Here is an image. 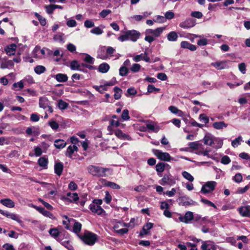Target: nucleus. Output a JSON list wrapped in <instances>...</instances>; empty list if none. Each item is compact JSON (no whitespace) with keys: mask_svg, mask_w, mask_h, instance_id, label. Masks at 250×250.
<instances>
[{"mask_svg":"<svg viewBox=\"0 0 250 250\" xmlns=\"http://www.w3.org/2000/svg\"><path fill=\"white\" fill-rule=\"evenodd\" d=\"M211 65L217 69H223L228 67L226 61L212 62Z\"/></svg>","mask_w":250,"mask_h":250,"instance_id":"23","label":"nucleus"},{"mask_svg":"<svg viewBox=\"0 0 250 250\" xmlns=\"http://www.w3.org/2000/svg\"><path fill=\"white\" fill-rule=\"evenodd\" d=\"M51 55L53 52L46 48L41 49L40 46H36L32 51V56L35 58L42 59L45 57V53Z\"/></svg>","mask_w":250,"mask_h":250,"instance_id":"6","label":"nucleus"},{"mask_svg":"<svg viewBox=\"0 0 250 250\" xmlns=\"http://www.w3.org/2000/svg\"><path fill=\"white\" fill-rule=\"evenodd\" d=\"M87 169L91 175L96 177H106L107 176V173H110L112 172L110 168L95 165L89 166Z\"/></svg>","mask_w":250,"mask_h":250,"instance_id":"1","label":"nucleus"},{"mask_svg":"<svg viewBox=\"0 0 250 250\" xmlns=\"http://www.w3.org/2000/svg\"><path fill=\"white\" fill-rule=\"evenodd\" d=\"M195 25V20L192 18L187 19L179 24L180 27L186 29L193 27Z\"/></svg>","mask_w":250,"mask_h":250,"instance_id":"12","label":"nucleus"},{"mask_svg":"<svg viewBox=\"0 0 250 250\" xmlns=\"http://www.w3.org/2000/svg\"><path fill=\"white\" fill-rule=\"evenodd\" d=\"M38 162L40 167H46L48 165V159L43 156L39 158Z\"/></svg>","mask_w":250,"mask_h":250,"instance_id":"40","label":"nucleus"},{"mask_svg":"<svg viewBox=\"0 0 250 250\" xmlns=\"http://www.w3.org/2000/svg\"><path fill=\"white\" fill-rule=\"evenodd\" d=\"M105 50V46L101 47L98 51L97 58L103 60L106 59L107 58V55L104 53Z\"/></svg>","mask_w":250,"mask_h":250,"instance_id":"33","label":"nucleus"},{"mask_svg":"<svg viewBox=\"0 0 250 250\" xmlns=\"http://www.w3.org/2000/svg\"><path fill=\"white\" fill-rule=\"evenodd\" d=\"M231 160L229 157L227 155L223 156L221 160V162L222 164L224 165H228L230 163Z\"/></svg>","mask_w":250,"mask_h":250,"instance_id":"64","label":"nucleus"},{"mask_svg":"<svg viewBox=\"0 0 250 250\" xmlns=\"http://www.w3.org/2000/svg\"><path fill=\"white\" fill-rule=\"evenodd\" d=\"M63 169V165L62 163H56L54 166L55 173L58 176H60Z\"/></svg>","mask_w":250,"mask_h":250,"instance_id":"26","label":"nucleus"},{"mask_svg":"<svg viewBox=\"0 0 250 250\" xmlns=\"http://www.w3.org/2000/svg\"><path fill=\"white\" fill-rule=\"evenodd\" d=\"M0 202L4 206L9 208H13L15 206L14 202L10 199H1Z\"/></svg>","mask_w":250,"mask_h":250,"instance_id":"29","label":"nucleus"},{"mask_svg":"<svg viewBox=\"0 0 250 250\" xmlns=\"http://www.w3.org/2000/svg\"><path fill=\"white\" fill-rule=\"evenodd\" d=\"M50 235L54 238L57 239L60 235V231L57 228L51 229L49 230Z\"/></svg>","mask_w":250,"mask_h":250,"instance_id":"41","label":"nucleus"},{"mask_svg":"<svg viewBox=\"0 0 250 250\" xmlns=\"http://www.w3.org/2000/svg\"><path fill=\"white\" fill-rule=\"evenodd\" d=\"M32 207L35 208L37 210H38L40 213H42L44 216L49 217L52 219L55 218L54 215L51 212L46 210L44 208L37 207L35 205H32Z\"/></svg>","mask_w":250,"mask_h":250,"instance_id":"17","label":"nucleus"},{"mask_svg":"<svg viewBox=\"0 0 250 250\" xmlns=\"http://www.w3.org/2000/svg\"><path fill=\"white\" fill-rule=\"evenodd\" d=\"M182 175L189 182H193L194 181V177L187 171H184L182 172Z\"/></svg>","mask_w":250,"mask_h":250,"instance_id":"45","label":"nucleus"},{"mask_svg":"<svg viewBox=\"0 0 250 250\" xmlns=\"http://www.w3.org/2000/svg\"><path fill=\"white\" fill-rule=\"evenodd\" d=\"M12 60H8L6 58L0 56V68L1 69L9 68L14 66Z\"/></svg>","mask_w":250,"mask_h":250,"instance_id":"9","label":"nucleus"},{"mask_svg":"<svg viewBox=\"0 0 250 250\" xmlns=\"http://www.w3.org/2000/svg\"><path fill=\"white\" fill-rule=\"evenodd\" d=\"M179 205L183 206H194L196 205V202L189 199L187 196H183L179 198Z\"/></svg>","mask_w":250,"mask_h":250,"instance_id":"13","label":"nucleus"},{"mask_svg":"<svg viewBox=\"0 0 250 250\" xmlns=\"http://www.w3.org/2000/svg\"><path fill=\"white\" fill-rule=\"evenodd\" d=\"M250 188V186L247 185L244 188H238L236 193L237 194H242L246 192Z\"/></svg>","mask_w":250,"mask_h":250,"instance_id":"60","label":"nucleus"},{"mask_svg":"<svg viewBox=\"0 0 250 250\" xmlns=\"http://www.w3.org/2000/svg\"><path fill=\"white\" fill-rule=\"evenodd\" d=\"M58 105L60 109L64 110L67 108L68 104L62 100H59L58 101Z\"/></svg>","mask_w":250,"mask_h":250,"instance_id":"44","label":"nucleus"},{"mask_svg":"<svg viewBox=\"0 0 250 250\" xmlns=\"http://www.w3.org/2000/svg\"><path fill=\"white\" fill-rule=\"evenodd\" d=\"M78 148L76 145L69 146L66 151L65 155L69 158H72L75 152H77Z\"/></svg>","mask_w":250,"mask_h":250,"instance_id":"21","label":"nucleus"},{"mask_svg":"<svg viewBox=\"0 0 250 250\" xmlns=\"http://www.w3.org/2000/svg\"><path fill=\"white\" fill-rule=\"evenodd\" d=\"M120 125V123L119 120L115 121L114 120H112L110 121V125L108 126V130L110 131L109 133V134H112V126L118 127Z\"/></svg>","mask_w":250,"mask_h":250,"instance_id":"35","label":"nucleus"},{"mask_svg":"<svg viewBox=\"0 0 250 250\" xmlns=\"http://www.w3.org/2000/svg\"><path fill=\"white\" fill-rule=\"evenodd\" d=\"M180 45L181 47L183 48H187L192 51L196 50V47L195 45L192 44L186 41L182 42H181Z\"/></svg>","mask_w":250,"mask_h":250,"instance_id":"24","label":"nucleus"},{"mask_svg":"<svg viewBox=\"0 0 250 250\" xmlns=\"http://www.w3.org/2000/svg\"><path fill=\"white\" fill-rule=\"evenodd\" d=\"M115 135L120 139L127 140H131V138L129 135L124 133L121 130L119 129L115 131Z\"/></svg>","mask_w":250,"mask_h":250,"instance_id":"25","label":"nucleus"},{"mask_svg":"<svg viewBox=\"0 0 250 250\" xmlns=\"http://www.w3.org/2000/svg\"><path fill=\"white\" fill-rule=\"evenodd\" d=\"M216 185L215 181L207 182L202 186L201 192L204 194L209 193L214 190Z\"/></svg>","mask_w":250,"mask_h":250,"instance_id":"7","label":"nucleus"},{"mask_svg":"<svg viewBox=\"0 0 250 250\" xmlns=\"http://www.w3.org/2000/svg\"><path fill=\"white\" fill-rule=\"evenodd\" d=\"M63 34L62 33H59L54 36V40L56 42H63Z\"/></svg>","mask_w":250,"mask_h":250,"instance_id":"46","label":"nucleus"},{"mask_svg":"<svg viewBox=\"0 0 250 250\" xmlns=\"http://www.w3.org/2000/svg\"><path fill=\"white\" fill-rule=\"evenodd\" d=\"M66 145V142L63 140H56L54 142V146L57 148H63Z\"/></svg>","mask_w":250,"mask_h":250,"instance_id":"37","label":"nucleus"},{"mask_svg":"<svg viewBox=\"0 0 250 250\" xmlns=\"http://www.w3.org/2000/svg\"><path fill=\"white\" fill-rule=\"evenodd\" d=\"M239 70L243 74H245L246 73V65L244 62H241L238 64Z\"/></svg>","mask_w":250,"mask_h":250,"instance_id":"58","label":"nucleus"},{"mask_svg":"<svg viewBox=\"0 0 250 250\" xmlns=\"http://www.w3.org/2000/svg\"><path fill=\"white\" fill-rule=\"evenodd\" d=\"M45 71L46 68L43 65H38L34 68V71L38 75L42 74Z\"/></svg>","mask_w":250,"mask_h":250,"instance_id":"43","label":"nucleus"},{"mask_svg":"<svg viewBox=\"0 0 250 250\" xmlns=\"http://www.w3.org/2000/svg\"><path fill=\"white\" fill-rule=\"evenodd\" d=\"M242 141V138L241 136H238L235 139L233 140L231 142V145L234 147H237L239 145L240 142Z\"/></svg>","mask_w":250,"mask_h":250,"instance_id":"53","label":"nucleus"},{"mask_svg":"<svg viewBox=\"0 0 250 250\" xmlns=\"http://www.w3.org/2000/svg\"><path fill=\"white\" fill-rule=\"evenodd\" d=\"M243 177L241 173L236 174L232 178V180L236 183H240L242 181Z\"/></svg>","mask_w":250,"mask_h":250,"instance_id":"56","label":"nucleus"},{"mask_svg":"<svg viewBox=\"0 0 250 250\" xmlns=\"http://www.w3.org/2000/svg\"><path fill=\"white\" fill-rule=\"evenodd\" d=\"M82 225L79 222H75L73 225V231L76 233H78L81 230Z\"/></svg>","mask_w":250,"mask_h":250,"instance_id":"54","label":"nucleus"},{"mask_svg":"<svg viewBox=\"0 0 250 250\" xmlns=\"http://www.w3.org/2000/svg\"><path fill=\"white\" fill-rule=\"evenodd\" d=\"M141 65L138 63H134L130 68V70L133 72H138L141 68Z\"/></svg>","mask_w":250,"mask_h":250,"instance_id":"63","label":"nucleus"},{"mask_svg":"<svg viewBox=\"0 0 250 250\" xmlns=\"http://www.w3.org/2000/svg\"><path fill=\"white\" fill-rule=\"evenodd\" d=\"M103 201L101 199H94L92 203L89 206V209L94 214L100 215H102L105 211L101 207Z\"/></svg>","mask_w":250,"mask_h":250,"instance_id":"5","label":"nucleus"},{"mask_svg":"<svg viewBox=\"0 0 250 250\" xmlns=\"http://www.w3.org/2000/svg\"><path fill=\"white\" fill-rule=\"evenodd\" d=\"M165 29V27H158L155 29H146L145 31V41L151 43L155 40V38L160 37Z\"/></svg>","mask_w":250,"mask_h":250,"instance_id":"3","label":"nucleus"},{"mask_svg":"<svg viewBox=\"0 0 250 250\" xmlns=\"http://www.w3.org/2000/svg\"><path fill=\"white\" fill-rule=\"evenodd\" d=\"M8 218L17 221L20 224L22 223V221L20 219L19 216L16 214L10 213Z\"/></svg>","mask_w":250,"mask_h":250,"instance_id":"48","label":"nucleus"},{"mask_svg":"<svg viewBox=\"0 0 250 250\" xmlns=\"http://www.w3.org/2000/svg\"><path fill=\"white\" fill-rule=\"evenodd\" d=\"M154 154L162 161L169 162L171 160H173L168 153L163 152L158 149L155 150Z\"/></svg>","mask_w":250,"mask_h":250,"instance_id":"8","label":"nucleus"},{"mask_svg":"<svg viewBox=\"0 0 250 250\" xmlns=\"http://www.w3.org/2000/svg\"><path fill=\"white\" fill-rule=\"evenodd\" d=\"M213 127L216 129H222L228 126V124H226L224 121L216 122L213 124Z\"/></svg>","mask_w":250,"mask_h":250,"instance_id":"31","label":"nucleus"},{"mask_svg":"<svg viewBox=\"0 0 250 250\" xmlns=\"http://www.w3.org/2000/svg\"><path fill=\"white\" fill-rule=\"evenodd\" d=\"M165 165L163 163H159L156 166V170L158 172H162L164 171Z\"/></svg>","mask_w":250,"mask_h":250,"instance_id":"52","label":"nucleus"},{"mask_svg":"<svg viewBox=\"0 0 250 250\" xmlns=\"http://www.w3.org/2000/svg\"><path fill=\"white\" fill-rule=\"evenodd\" d=\"M94 25V22L92 20H87L84 22V25L87 28L93 27Z\"/></svg>","mask_w":250,"mask_h":250,"instance_id":"59","label":"nucleus"},{"mask_svg":"<svg viewBox=\"0 0 250 250\" xmlns=\"http://www.w3.org/2000/svg\"><path fill=\"white\" fill-rule=\"evenodd\" d=\"M200 144L197 142H193L189 143L188 146L190 148L193 149H198L199 148Z\"/></svg>","mask_w":250,"mask_h":250,"instance_id":"62","label":"nucleus"},{"mask_svg":"<svg viewBox=\"0 0 250 250\" xmlns=\"http://www.w3.org/2000/svg\"><path fill=\"white\" fill-rule=\"evenodd\" d=\"M175 180L167 175H165L159 181V183L163 186L169 185L171 186L175 185Z\"/></svg>","mask_w":250,"mask_h":250,"instance_id":"11","label":"nucleus"},{"mask_svg":"<svg viewBox=\"0 0 250 250\" xmlns=\"http://www.w3.org/2000/svg\"><path fill=\"white\" fill-rule=\"evenodd\" d=\"M49 105V101L46 97H41L39 99V106L45 109Z\"/></svg>","mask_w":250,"mask_h":250,"instance_id":"30","label":"nucleus"},{"mask_svg":"<svg viewBox=\"0 0 250 250\" xmlns=\"http://www.w3.org/2000/svg\"><path fill=\"white\" fill-rule=\"evenodd\" d=\"M194 218L193 213L191 211H187L184 216H181L179 217V220L185 223H189Z\"/></svg>","mask_w":250,"mask_h":250,"instance_id":"14","label":"nucleus"},{"mask_svg":"<svg viewBox=\"0 0 250 250\" xmlns=\"http://www.w3.org/2000/svg\"><path fill=\"white\" fill-rule=\"evenodd\" d=\"M122 119L123 121H127L129 120V111L127 109H124L121 115Z\"/></svg>","mask_w":250,"mask_h":250,"instance_id":"49","label":"nucleus"},{"mask_svg":"<svg viewBox=\"0 0 250 250\" xmlns=\"http://www.w3.org/2000/svg\"><path fill=\"white\" fill-rule=\"evenodd\" d=\"M199 119L200 121L206 124H208L209 120V118L205 114H201L199 115Z\"/></svg>","mask_w":250,"mask_h":250,"instance_id":"57","label":"nucleus"},{"mask_svg":"<svg viewBox=\"0 0 250 250\" xmlns=\"http://www.w3.org/2000/svg\"><path fill=\"white\" fill-rule=\"evenodd\" d=\"M17 48V46L16 44L12 43L6 46L4 48V50L8 55L11 56L15 55Z\"/></svg>","mask_w":250,"mask_h":250,"instance_id":"19","label":"nucleus"},{"mask_svg":"<svg viewBox=\"0 0 250 250\" xmlns=\"http://www.w3.org/2000/svg\"><path fill=\"white\" fill-rule=\"evenodd\" d=\"M213 144H216L214 147L216 148H221L223 144V140L215 138L214 143Z\"/></svg>","mask_w":250,"mask_h":250,"instance_id":"55","label":"nucleus"},{"mask_svg":"<svg viewBox=\"0 0 250 250\" xmlns=\"http://www.w3.org/2000/svg\"><path fill=\"white\" fill-rule=\"evenodd\" d=\"M105 182V186L109 187L113 189H120V186L113 182L104 181Z\"/></svg>","mask_w":250,"mask_h":250,"instance_id":"47","label":"nucleus"},{"mask_svg":"<svg viewBox=\"0 0 250 250\" xmlns=\"http://www.w3.org/2000/svg\"><path fill=\"white\" fill-rule=\"evenodd\" d=\"M110 66L106 62H104L100 64L98 67V71L102 73H105L109 70Z\"/></svg>","mask_w":250,"mask_h":250,"instance_id":"28","label":"nucleus"},{"mask_svg":"<svg viewBox=\"0 0 250 250\" xmlns=\"http://www.w3.org/2000/svg\"><path fill=\"white\" fill-rule=\"evenodd\" d=\"M48 125L51 127V128L54 130H57L59 127V125L57 122L52 120L48 122Z\"/></svg>","mask_w":250,"mask_h":250,"instance_id":"50","label":"nucleus"},{"mask_svg":"<svg viewBox=\"0 0 250 250\" xmlns=\"http://www.w3.org/2000/svg\"><path fill=\"white\" fill-rule=\"evenodd\" d=\"M67 198L71 202H75L79 199V196L77 193L68 192L66 194Z\"/></svg>","mask_w":250,"mask_h":250,"instance_id":"36","label":"nucleus"},{"mask_svg":"<svg viewBox=\"0 0 250 250\" xmlns=\"http://www.w3.org/2000/svg\"><path fill=\"white\" fill-rule=\"evenodd\" d=\"M122 34L118 38V40L121 42L127 41L136 42L141 36L140 33L135 30L122 31Z\"/></svg>","mask_w":250,"mask_h":250,"instance_id":"2","label":"nucleus"},{"mask_svg":"<svg viewBox=\"0 0 250 250\" xmlns=\"http://www.w3.org/2000/svg\"><path fill=\"white\" fill-rule=\"evenodd\" d=\"M104 28V27L102 25L95 27L90 30V33L94 35H100L104 33L103 29Z\"/></svg>","mask_w":250,"mask_h":250,"instance_id":"32","label":"nucleus"},{"mask_svg":"<svg viewBox=\"0 0 250 250\" xmlns=\"http://www.w3.org/2000/svg\"><path fill=\"white\" fill-rule=\"evenodd\" d=\"M214 136L210 133H207L204 138V143L206 145L211 146L214 143Z\"/></svg>","mask_w":250,"mask_h":250,"instance_id":"18","label":"nucleus"},{"mask_svg":"<svg viewBox=\"0 0 250 250\" xmlns=\"http://www.w3.org/2000/svg\"><path fill=\"white\" fill-rule=\"evenodd\" d=\"M70 68L71 70H80V65L79 63L76 60H74L72 61L70 63Z\"/></svg>","mask_w":250,"mask_h":250,"instance_id":"38","label":"nucleus"},{"mask_svg":"<svg viewBox=\"0 0 250 250\" xmlns=\"http://www.w3.org/2000/svg\"><path fill=\"white\" fill-rule=\"evenodd\" d=\"M167 40L170 42H175L178 38V35L175 31L169 32L167 36Z\"/></svg>","mask_w":250,"mask_h":250,"instance_id":"39","label":"nucleus"},{"mask_svg":"<svg viewBox=\"0 0 250 250\" xmlns=\"http://www.w3.org/2000/svg\"><path fill=\"white\" fill-rule=\"evenodd\" d=\"M239 212L243 216H250V206H244L239 208Z\"/></svg>","mask_w":250,"mask_h":250,"instance_id":"22","label":"nucleus"},{"mask_svg":"<svg viewBox=\"0 0 250 250\" xmlns=\"http://www.w3.org/2000/svg\"><path fill=\"white\" fill-rule=\"evenodd\" d=\"M153 224L152 223H147L145 225L142 229V230L140 231V236L143 237L145 235L148 234V230L153 228Z\"/></svg>","mask_w":250,"mask_h":250,"instance_id":"20","label":"nucleus"},{"mask_svg":"<svg viewBox=\"0 0 250 250\" xmlns=\"http://www.w3.org/2000/svg\"><path fill=\"white\" fill-rule=\"evenodd\" d=\"M128 69L125 66H122L119 69V74L121 76L126 75L128 73Z\"/></svg>","mask_w":250,"mask_h":250,"instance_id":"61","label":"nucleus"},{"mask_svg":"<svg viewBox=\"0 0 250 250\" xmlns=\"http://www.w3.org/2000/svg\"><path fill=\"white\" fill-rule=\"evenodd\" d=\"M168 109L171 113L177 114L179 117H183L184 116V113L175 106H170L168 107Z\"/></svg>","mask_w":250,"mask_h":250,"instance_id":"27","label":"nucleus"},{"mask_svg":"<svg viewBox=\"0 0 250 250\" xmlns=\"http://www.w3.org/2000/svg\"><path fill=\"white\" fill-rule=\"evenodd\" d=\"M93 87L97 91L101 93H103L104 91L107 90V87L105 86V85H101L100 86L97 85H94Z\"/></svg>","mask_w":250,"mask_h":250,"instance_id":"51","label":"nucleus"},{"mask_svg":"<svg viewBox=\"0 0 250 250\" xmlns=\"http://www.w3.org/2000/svg\"><path fill=\"white\" fill-rule=\"evenodd\" d=\"M146 123V126L148 130L155 133L160 130V127L156 123L150 121H147Z\"/></svg>","mask_w":250,"mask_h":250,"instance_id":"15","label":"nucleus"},{"mask_svg":"<svg viewBox=\"0 0 250 250\" xmlns=\"http://www.w3.org/2000/svg\"><path fill=\"white\" fill-rule=\"evenodd\" d=\"M78 236L84 244L89 246L93 245L97 240L96 234L88 231Z\"/></svg>","mask_w":250,"mask_h":250,"instance_id":"4","label":"nucleus"},{"mask_svg":"<svg viewBox=\"0 0 250 250\" xmlns=\"http://www.w3.org/2000/svg\"><path fill=\"white\" fill-rule=\"evenodd\" d=\"M201 249L202 250H217V245L212 241H203Z\"/></svg>","mask_w":250,"mask_h":250,"instance_id":"10","label":"nucleus"},{"mask_svg":"<svg viewBox=\"0 0 250 250\" xmlns=\"http://www.w3.org/2000/svg\"><path fill=\"white\" fill-rule=\"evenodd\" d=\"M133 60L135 62H138L141 60H144L147 62H150V58L148 56V54L146 51H145L144 54L142 53L140 55H137L134 56L133 58Z\"/></svg>","mask_w":250,"mask_h":250,"instance_id":"16","label":"nucleus"},{"mask_svg":"<svg viewBox=\"0 0 250 250\" xmlns=\"http://www.w3.org/2000/svg\"><path fill=\"white\" fill-rule=\"evenodd\" d=\"M114 97L116 100L119 99L122 96V90L121 88L116 86L114 88Z\"/></svg>","mask_w":250,"mask_h":250,"instance_id":"42","label":"nucleus"},{"mask_svg":"<svg viewBox=\"0 0 250 250\" xmlns=\"http://www.w3.org/2000/svg\"><path fill=\"white\" fill-rule=\"evenodd\" d=\"M56 80L61 83L66 82L68 80V77L66 74L59 73L55 75Z\"/></svg>","mask_w":250,"mask_h":250,"instance_id":"34","label":"nucleus"}]
</instances>
